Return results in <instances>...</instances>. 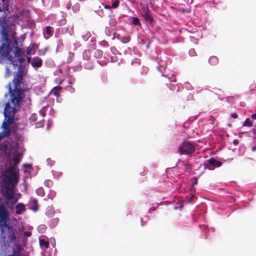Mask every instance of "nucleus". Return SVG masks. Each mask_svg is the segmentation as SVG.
Wrapping results in <instances>:
<instances>
[{
	"mask_svg": "<svg viewBox=\"0 0 256 256\" xmlns=\"http://www.w3.org/2000/svg\"><path fill=\"white\" fill-rule=\"evenodd\" d=\"M5 76L9 77L12 74H16L13 79L14 89L12 90L10 84H8V91L11 101L6 104L4 110V120L9 124L14 122V115L17 111L16 108L19 106L22 100L24 98L20 84L23 82V78L26 75L27 70L25 65H9L6 68Z\"/></svg>",
	"mask_w": 256,
	"mask_h": 256,
	"instance_id": "nucleus-1",
	"label": "nucleus"
},
{
	"mask_svg": "<svg viewBox=\"0 0 256 256\" xmlns=\"http://www.w3.org/2000/svg\"><path fill=\"white\" fill-rule=\"evenodd\" d=\"M2 40H4L0 46V63L22 64L24 61V52L22 48L15 46L14 50L10 46L12 41L8 38V30H2Z\"/></svg>",
	"mask_w": 256,
	"mask_h": 256,
	"instance_id": "nucleus-2",
	"label": "nucleus"
},
{
	"mask_svg": "<svg viewBox=\"0 0 256 256\" xmlns=\"http://www.w3.org/2000/svg\"><path fill=\"white\" fill-rule=\"evenodd\" d=\"M2 214H0V241L4 242L6 241V237L4 234V228H6L8 229V241L10 242H18L16 240V234L18 232L16 228L9 226L7 224L9 218V213L7 209L6 208H4L2 209Z\"/></svg>",
	"mask_w": 256,
	"mask_h": 256,
	"instance_id": "nucleus-3",
	"label": "nucleus"
},
{
	"mask_svg": "<svg viewBox=\"0 0 256 256\" xmlns=\"http://www.w3.org/2000/svg\"><path fill=\"white\" fill-rule=\"evenodd\" d=\"M196 150V144L185 141L178 146V152L180 154L191 156Z\"/></svg>",
	"mask_w": 256,
	"mask_h": 256,
	"instance_id": "nucleus-4",
	"label": "nucleus"
},
{
	"mask_svg": "<svg viewBox=\"0 0 256 256\" xmlns=\"http://www.w3.org/2000/svg\"><path fill=\"white\" fill-rule=\"evenodd\" d=\"M4 180L6 182L10 184L12 187L14 186V184L18 182L16 170H14L12 167H9L6 170Z\"/></svg>",
	"mask_w": 256,
	"mask_h": 256,
	"instance_id": "nucleus-5",
	"label": "nucleus"
},
{
	"mask_svg": "<svg viewBox=\"0 0 256 256\" xmlns=\"http://www.w3.org/2000/svg\"><path fill=\"white\" fill-rule=\"evenodd\" d=\"M12 124H9L7 120H4L2 126L4 129L3 134L4 135V137H8L10 134V130L9 126Z\"/></svg>",
	"mask_w": 256,
	"mask_h": 256,
	"instance_id": "nucleus-6",
	"label": "nucleus"
},
{
	"mask_svg": "<svg viewBox=\"0 0 256 256\" xmlns=\"http://www.w3.org/2000/svg\"><path fill=\"white\" fill-rule=\"evenodd\" d=\"M142 10L144 12L142 14V16L144 18L146 22H150V23L154 21V20L149 14L150 10L148 8L146 9L145 8H143Z\"/></svg>",
	"mask_w": 256,
	"mask_h": 256,
	"instance_id": "nucleus-7",
	"label": "nucleus"
},
{
	"mask_svg": "<svg viewBox=\"0 0 256 256\" xmlns=\"http://www.w3.org/2000/svg\"><path fill=\"white\" fill-rule=\"evenodd\" d=\"M16 213L17 214H22L26 211L25 206L22 203H18L15 206Z\"/></svg>",
	"mask_w": 256,
	"mask_h": 256,
	"instance_id": "nucleus-8",
	"label": "nucleus"
},
{
	"mask_svg": "<svg viewBox=\"0 0 256 256\" xmlns=\"http://www.w3.org/2000/svg\"><path fill=\"white\" fill-rule=\"evenodd\" d=\"M16 247L12 250V254H14L16 256H21L22 246L18 243V242H16Z\"/></svg>",
	"mask_w": 256,
	"mask_h": 256,
	"instance_id": "nucleus-9",
	"label": "nucleus"
},
{
	"mask_svg": "<svg viewBox=\"0 0 256 256\" xmlns=\"http://www.w3.org/2000/svg\"><path fill=\"white\" fill-rule=\"evenodd\" d=\"M20 160V154H17L14 156L12 160L14 162V164L12 166H10V167H12L14 168V170H16V168L18 166Z\"/></svg>",
	"mask_w": 256,
	"mask_h": 256,
	"instance_id": "nucleus-10",
	"label": "nucleus"
},
{
	"mask_svg": "<svg viewBox=\"0 0 256 256\" xmlns=\"http://www.w3.org/2000/svg\"><path fill=\"white\" fill-rule=\"evenodd\" d=\"M0 26L2 28V30L8 29V26L6 23V16L0 18Z\"/></svg>",
	"mask_w": 256,
	"mask_h": 256,
	"instance_id": "nucleus-11",
	"label": "nucleus"
},
{
	"mask_svg": "<svg viewBox=\"0 0 256 256\" xmlns=\"http://www.w3.org/2000/svg\"><path fill=\"white\" fill-rule=\"evenodd\" d=\"M14 194L12 190L7 188L5 192L4 197L8 200H10L14 198Z\"/></svg>",
	"mask_w": 256,
	"mask_h": 256,
	"instance_id": "nucleus-12",
	"label": "nucleus"
},
{
	"mask_svg": "<svg viewBox=\"0 0 256 256\" xmlns=\"http://www.w3.org/2000/svg\"><path fill=\"white\" fill-rule=\"evenodd\" d=\"M209 164L214 167H220L222 166V163L219 160H217L213 158H211L208 160Z\"/></svg>",
	"mask_w": 256,
	"mask_h": 256,
	"instance_id": "nucleus-13",
	"label": "nucleus"
},
{
	"mask_svg": "<svg viewBox=\"0 0 256 256\" xmlns=\"http://www.w3.org/2000/svg\"><path fill=\"white\" fill-rule=\"evenodd\" d=\"M62 90V88L59 86H55L53 88L52 92L53 94L56 96H58L60 94V91Z\"/></svg>",
	"mask_w": 256,
	"mask_h": 256,
	"instance_id": "nucleus-14",
	"label": "nucleus"
},
{
	"mask_svg": "<svg viewBox=\"0 0 256 256\" xmlns=\"http://www.w3.org/2000/svg\"><path fill=\"white\" fill-rule=\"evenodd\" d=\"M183 166H184V170L188 172H190L191 171H192V165H190V164L186 162V163H184L183 164Z\"/></svg>",
	"mask_w": 256,
	"mask_h": 256,
	"instance_id": "nucleus-15",
	"label": "nucleus"
},
{
	"mask_svg": "<svg viewBox=\"0 0 256 256\" xmlns=\"http://www.w3.org/2000/svg\"><path fill=\"white\" fill-rule=\"evenodd\" d=\"M40 244L42 248H48L50 246L49 242L44 240H40Z\"/></svg>",
	"mask_w": 256,
	"mask_h": 256,
	"instance_id": "nucleus-16",
	"label": "nucleus"
},
{
	"mask_svg": "<svg viewBox=\"0 0 256 256\" xmlns=\"http://www.w3.org/2000/svg\"><path fill=\"white\" fill-rule=\"evenodd\" d=\"M131 18L132 19V24L135 26H140L141 25V24L140 22V20L137 17H132Z\"/></svg>",
	"mask_w": 256,
	"mask_h": 256,
	"instance_id": "nucleus-17",
	"label": "nucleus"
},
{
	"mask_svg": "<svg viewBox=\"0 0 256 256\" xmlns=\"http://www.w3.org/2000/svg\"><path fill=\"white\" fill-rule=\"evenodd\" d=\"M31 51H32V48H30V47H28L26 50V58H27V60H28V63L30 62V55H31Z\"/></svg>",
	"mask_w": 256,
	"mask_h": 256,
	"instance_id": "nucleus-18",
	"label": "nucleus"
},
{
	"mask_svg": "<svg viewBox=\"0 0 256 256\" xmlns=\"http://www.w3.org/2000/svg\"><path fill=\"white\" fill-rule=\"evenodd\" d=\"M252 122L250 121L249 118H246L243 124V126L249 127H252Z\"/></svg>",
	"mask_w": 256,
	"mask_h": 256,
	"instance_id": "nucleus-19",
	"label": "nucleus"
},
{
	"mask_svg": "<svg viewBox=\"0 0 256 256\" xmlns=\"http://www.w3.org/2000/svg\"><path fill=\"white\" fill-rule=\"evenodd\" d=\"M209 63L217 64L218 62V60L217 57L212 56L210 57L208 60Z\"/></svg>",
	"mask_w": 256,
	"mask_h": 256,
	"instance_id": "nucleus-20",
	"label": "nucleus"
},
{
	"mask_svg": "<svg viewBox=\"0 0 256 256\" xmlns=\"http://www.w3.org/2000/svg\"><path fill=\"white\" fill-rule=\"evenodd\" d=\"M102 55V52L100 50H96L94 52V56L96 58H101Z\"/></svg>",
	"mask_w": 256,
	"mask_h": 256,
	"instance_id": "nucleus-21",
	"label": "nucleus"
},
{
	"mask_svg": "<svg viewBox=\"0 0 256 256\" xmlns=\"http://www.w3.org/2000/svg\"><path fill=\"white\" fill-rule=\"evenodd\" d=\"M52 27L50 26H46L45 28V32L46 34H48V36H50L52 34V31L51 30Z\"/></svg>",
	"mask_w": 256,
	"mask_h": 256,
	"instance_id": "nucleus-22",
	"label": "nucleus"
},
{
	"mask_svg": "<svg viewBox=\"0 0 256 256\" xmlns=\"http://www.w3.org/2000/svg\"><path fill=\"white\" fill-rule=\"evenodd\" d=\"M130 36H124L121 38L120 40L123 43H126L129 42L130 40Z\"/></svg>",
	"mask_w": 256,
	"mask_h": 256,
	"instance_id": "nucleus-23",
	"label": "nucleus"
},
{
	"mask_svg": "<svg viewBox=\"0 0 256 256\" xmlns=\"http://www.w3.org/2000/svg\"><path fill=\"white\" fill-rule=\"evenodd\" d=\"M44 124V120H42L40 122H37L35 124V126L37 128H42Z\"/></svg>",
	"mask_w": 256,
	"mask_h": 256,
	"instance_id": "nucleus-24",
	"label": "nucleus"
},
{
	"mask_svg": "<svg viewBox=\"0 0 256 256\" xmlns=\"http://www.w3.org/2000/svg\"><path fill=\"white\" fill-rule=\"evenodd\" d=\"M42 60L38 58H34L32 64H42Z\"/></svg>",
	"mask_w": 256,
	"mask_h": 256,
	"instance_id": "nucleus-25",
	"label": "nucleus"
},
{
	"mask_svg": "<svg viewBox=\"0 0 256 256\" xmlns=\"http://www.w3.org/2000/svg\"><path fill=\"white\" fill-rule=\"evenodd\" d=\"M33 202L34 203V206L32 208V210L34 212H36L38 209V202L36 199H34L33 200Z\"/></svg>",
	"mask_w": 256,
	"mask_h": 256,
	"instance_id": "nucleus-26",
	"label": "nucleus"
},
{
	"mask_svg": "<svg viewBox=\"0 0 256 256\" xmlns=\"http://www.w3.org/2000/svg\"><path fill=\"white\" fill-rule=\"evenodd\" d=\"M104 8L108 10V16H111V14H112V10H111L112 8L110 6H108V5H104Z\"/></svg>",
	"mask_w": 256,
	"mask_h": 256,
	"instance_id": "nucleus-27",
	"label": "nucleus"
},
{
	"mask_svg": "<svg viewBox=\"0 0 256 256\" xmlns=\"http://www.w3.org/2000/svg\"><path fill=\"white\" fill-rule=\"evenodd\" d=\"M37 120V116L36 114H32L30 118V122H35Z\"/></svg>",
	"mask_w": 256,
	"mask_h": 256,
	"instance_id": "nucleus-28",
	"label": "nucleus"
},
{
	"mask_svg": "<svg viewBox=\"0 0 256 256\" xmlns=\"http://www.w3.org/2000/svg\"><path fill=\"white\" fill-rule=\"evenodd\" d=\"M119 4H120L119 0H116L114 2H112V7L113 8H116L118 6Z\"/></svg>",
	"mask_w": 256,
	"mask_h": 256,
	"instance_id": "nucleus-29",
	"label": "nucleus"
},
{
	"mask_svg": "<svg viewBox=\"0 0 256 256\" xmlns=\"http://www.w3.org/2000/svg\"><path fill=\"white\" fill-rule=\"evenodd\" d=\"M39 112L42 117H44L46 116L45 108L43 107L40 110Z\"/></svg>",
	"mask_w": 256,
	"mask_h": 256,
	"instance_id": "nucleus-30",
	"label": "nucleus"
},
{
	"mask_svg": "<svg viewBox=\"0 0 256 256\" xmlns=\"http://www.w3.org/2000/svg\"><path fill=\"white\" fill-rule=\"evenodd\" d=\"M74 56V54L72 53H70L69 54V60H67V63H70L72 62V60Z\"/></svg>",
	"mask_w": 256,
	"mask_h": 256,
	"instance_id": "nucleus-31",
	"label": "nucleus"
},
{
	"mask_svg": "<svg viewBox=\"0 0 256 256\" xmlns=\"http://www.w3.org/2000/svg\"><path fill=\"white\" fill-rule=\"evenodd\" d=\"M209 120L211 122V124L214 125V121L215 120V118L214 116H210L209 118Z\"/></svg>",
	"mask_w": 256,
	"mask_h": 256,
	"instance_id": "nucleus-32",
	"label": "nucleus"
},
{
	"mask_svg": "<svg viewBox=\"0 0 256 256\" xmlns=\"http://www.w3.org/2000/svg\"><path fill=\"white\" fill-rule=\"evenodd\" d=\"M17 200H16L14 201H10V204L11 205V206H9L10 208H12V206L16 202Z\"/></svg>",
	"mask_w": 256,
	"mask_h": 256,
	"instance_id": "nucleus-33",
	"label": "nucleus"
},
{
	"mask_svg": "<svg viewBox=\"0 0 256 256\" xmlns=\"http://www.w3.org/2000/svg\"><path fill=\"white\" fill-rule=\"evenodd\" d=\"M252 132L254 134V139L256 140V126H254L252 130Z\"/></svg>",
	"mask_w": 256,
	"mask_h": 256,
	"instance_id": "nucleus-34",
	"label": "nucleus"
},
{
	"mask_svg": "<svg viewBox=\"0 0 256 256\" xmlns=\"http://www.w3.org/2000/svg\"><path fill=\"white\" fill-rule=\"evenodd\" d=\"M231 117L233 118H238V116L236 114H231Z\"/></svg>",
	"mask_w": 256,
	"mask_h": 256,
	"instance_id": "nucleus-35",
	"label": "nucleus"
},
{
	"mask_svg": "<svg viewBox=\"0 0 256 256\" xmlns=\"http://www.w3.org/2000/svg\"><path fill=\"white\" fill-rule=\"evenodd\" d=\"M4 208H5V207L4 206L3 204H2L0 205V214H2V209Z\"/></svg>",
	"mask_w": 256,
	"mask_h": 256,
	"instance_id": "nucleus-36",
	"label": "nucleus"
},
{
	"mask_svg": "<svg viewBox=\"0 0 256 256\" xmlns=\"http://www.w3.org/2000/svg\"><path fill=\"white\" fill-rule=\"evenodd\" d=\"M251 117L252 119L254 120H256V113H254V114H253L252 116H251Z\"/></svg>",
	"mask_w": 256,
	"mask_h": 256,
	"instance_id": "nucleus-37",
	"label": "nucleus"
},
{
	"mask_svg": "<svg viewBox=\"0 0 256 256\" xmlns=\"http://www.w3.org/2000/svg\"><path fill=\"white\" fill-rule=\"evenodd\" d=\"M4 138V135L2 133H0V140L3 139Z\"/></svg>",
	"mask_w": 256,
	"mask_h": 256,
	"instance_id": "nucleus-38",
	"label": "nucleus"
},
{
	"mask_svg": "<svg viewBox=\"0 0 256 256\" xmlns=\"http://www.w3.org/2000/svg\"><path fill=\"white\" fill-rule=\"evenodd\" d=\"M30 232H25L24 233L25 236H30Z\"/></svg>",
	"mask_w": 256,
	"mask_h": 256,
	"instance_id": "nucleus-39",
	"label": "nucleus"
},
{
	"mask_svg": "<svg viewBox=\"0 0 256 256\" xmlns=\"http://www.w3.org/2000/svg\"><path fill=\"white\" fill-rule=\"evenodd\" d=\"M14 44H16V46H18V42L16 39L14 40Z\"/></svg>",
	"mask_w": 256,
	"mask_h": 256,
	"instance_id": "nucleus-40",
	"label": "nucleus"
},
{
	"mask_svg": "<svg viewBox=\"0 0 256 256\" xmlns=\"http://www.w3.org/2000/svg\"><path fill=\"white\" fill-rule=\"evenodd\" d=\"M116 24V22H112V24H110L112 26H114Z\"/></svg>",
	"mask_w": 256,
	"mask_h": 256,
	"instance_id": "nucleus-41",
	"label": "nucleus"
},
{
	"mask_svg": "<svg viewBox=\"0 0 256 256\" xmlns=\"http://www.w3.org/2000/svg\"><path fill=\"white\" fill-rule=\"evenodd\" d=\"M34 68H38L40 67L42 65H32Z\"/></svg>",
	"mask_w": 256,
	"mask_h": 256,
	"instance_id": "nucleus-42",
	"label": "nucleus"
},
{
	"mask_svg": "<svg viewBox=\"0 0 256 256\" xmlns=\"http://www.w3.org/2000/svg\"><path fill=\"white\" fill-rule=\"evenodd\" d=\"M194 179H195V182H194V184H196L198 183V180L196 178H194Z\"/></svg>",
	"mask_w": 256,
	"mask_h": 256,
	"instance_id": "nucleus-43",
	"label": "nucleus"
},
{
	"mask_svg": "<svg viewBox=\"0 0 256 256\" xmlns=\"http://www.w3.org/2000/svg\"><path fill=\"white\" fill-rule=\"evenodd\" d=\"M208 168V166L207 165H205V166H204V169H206V168Z\"/></svg>",
	"mask_w": 256,
	"mask_h": 256,
	"instance_id": "nucleus-44",
	"label": "nucleus"
},
{
	"mask_svg": "<svg viewBox=\"0 0 256 256\" xmlns=\"http://www.w3.org/2000/svg\"><path fill=\"white\" fill-rule=\"evenodd\" d=\"M160 66L162 68H164V66H166V65H160Z\"/></svg>",
	"mask_w": 256,
	"mask_h": 256,
	"instance_id": "nucleus-45",
	"label": "nucleus"
},
{
	"mask_svg": "<svg viewBox=\"0 0 256 256\" xmlns=\"http://www.w3.org/2000/svg\"><path fill=\"white\" fill-rule=\"evenodd\" d=\"M119 36H120L119 34H118V36H116V38H118V39H119Z\"/></svg>",
	"mask_w": 256,
	"mask_h": 256,
	"instance_id": "nucleus-46",
	"label": "nucleus"
}]
</instances>
